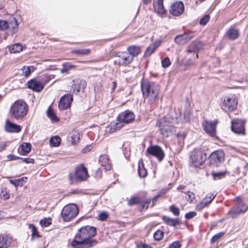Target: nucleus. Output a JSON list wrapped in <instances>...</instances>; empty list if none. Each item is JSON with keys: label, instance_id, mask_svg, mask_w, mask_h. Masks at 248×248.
Instances as JSON below:
<instances>
[{"label": "nucleus", "instance_id": "obj_1", "mask_svg": "<svg viewBox=\"0 0 248 248\" xmlns=\"http://www.w3.org/2000/svg\"><path fill=\"white\" fill-rule=\"evenodd\" d=\"M96 233V228L86 226L78 230L71 246L73 248H90L97 244L95 239H92Z\"/></svg>", "mask_w": 248, "mask_h": 248}, {"label": "nucleus", "instance_id": "obj_2", "mask_svg": "<svg viewBox=\"0 0 248 248\" xmlns=\"http://www.w3.org/2000/svg\"><path fill=\"white\" fill-rule=\"evenodd\" d=\"M141 89L143 97L148 99L150 103H154L158 100L160 88L158 84L143 79L141 82Z\"/></svg>", "mask_w": 248, "mask_h": 248}, {"label": "nucleus", "instance_id": "obj_3", "mask_svg": "<svg viewBox=\"0 0 248 248\" xmlns=\"http://www.w3.org/2000/svg\"><path fill=\"white\" fill-rule=\"evenodd\" d=\"M12 116L16 120H20L24 118L28 111V106L22 100H18L15 102L11 107Z\"/></svg>", "mask_w": 248, "mask_h": 248}, {"label": "nucleus", "instance_id": "obj_4", "mask_svg": "<svg viewBox=\"0 0 248 248\" xmlns=\"http://www.w3.org/2000/svg\"><path fill=\"white\" fill-rule=\"evenodd\" d=\"M88 176L87 169L81 164L76 168L74 174H69V179L70 184H73L76 181L85 180Z\"/></svg>", "mask_w": 248, "mask_h": 248}, {"label": "nucleus", "instance_id": "obj_5", "mask_svg": "<svg viewBox=\"0 0 248 248\" xmlns=\"http://www.w3.org/2000/svg\"><path fill=\"white\" fill-rule=\"evenodd\" d=\"M78 213V209L75 204L65 205L61 212V216L65 221H69L75 218Z\"/></svg>", "mask_w": 248, "mask_h": 248}, {"label": "nucleus", "instance_id": "obj_6", "mask_svg": "<svg viewBox=\"0 0 248 248\" xmlns=\"http://www.w3.org/2000/svg\"><path fill=\"white\" fill-rule=\"evenodd\" d=\"M156 124L159 127L160 133L164 137H169L174 130V126L167 117H164L158 120Z\"/></svg>", "mask_w": 248, "mask_h": 248}, {"label": "nucleus", "instance_id": "obj_7", "mask_svg": "<svg viewBox=\"0 0 248 248\" xmlns=\"http://www.w3.org/2000/svg\"><path fill=\"white\" fill-rule=\"evenodd\" d=\"M207 158L206 154L200 149H194L191 154L190 160L195 167L201 166Z\"/></svg>", "mask_w": 248, "mask_h": 248}, {"label": "nucleus", "instance_id": "obj_8", "mask_svg": "<svg viewBox=\"0 0 248 248\" xmlns=\"http://www.w3.org/2000/svg\"><path fill=\"white\" fill-rule=\"evenodd\" d=\"M146 155L155 156L159 162H161L165 157V152L159 146L151 145L147 148Z\"/></svg>", "mask_w": 248, "mask_h": 248}, {"label": "nucleus", "instance_id": "obj_9", "mask_svg": "<svg viewBox=\"0 0 248 248\" xmlns=\"http://www.w3.org/2000/svg\"><path fill=\"white\" fill-rule=\"evenodd\" d=\"M237 103L238 101L235 95H231L224 98L222 108L225 111H233L236 108Z\"/></svg>", "mask_w": 248, "mask_h": 248}, {"label": "nucleus", "instance_id": "obj_10", "mask_svg": "<svg viewBox=\"0 0 248 248\" xmlns=\"http://www.w3.org/2000/svg\"><path fill=\"white\" fill-rule=\"evenodd\" d=\"M133 61L132 57L127 52H119L115 57L114 63L119 66H126Z\"/></svg>", "mask_w": 248, "mask_h": 248}, {"label": "nucleus", "instance_id": "obj_11", "mask_svg": "<svg viewBox=\"0 0 248 248\" xmlns=\"http://www.w3.org/2000/svg\"><path fill=\"white\" fill-rule=\"evenodd\" d=\"M245 122L240 119H233L232 121V130L237 134H244L245 132Z\"/></svg>", "mask_w": 248, "mask_h": 248}, {"label": "nucleus", "instance_id": "obj_12", "mask_svg": "<svg viewBox=\"0 0 248 248\" xmlns=\"http://www.w3.org/2000/svg\"><path fill=\"white\" fill-rule=\"evenodd\" d=\"M203 47V44L202 42L200 41H195L190 43L187 47L186 52L187 55L190 54H193L195 55L196 58H198V52L200 50L202 49Z\"/></svg>", "mask_w": 248, "mask_h": 248}, {"label": "nucleus", "instance_id": "obj_13", "mask_svg": "<svg viewBox=\"0 0 248 248\" xmlns=\"http://www.w3.org/2000/svg\"><path fill=\"white\" fill-rule=\"evenodd\" d=\"M217 121H204L202 125L206 133L211 137H215L216 134Z\"/></svg>", "mask_w": 248, "mask_h": 248}, {"label": "nucleus", "instance_id": "obj_14", "mask_svg": "<svg viewBox=\"0 0 248 248\" xmlns=\"http://www.w3.org/2000/svg\"><path fill=\"white\" fill-rule=\"evenodd\" d=\"M224 154L223 151L218 150L212 153L210 156L211 165L218 166L219 164L223 161Z\"/></svg>", "mask_w": 248, "mask_h": 248}, {"label": "nucleus", "instance_id": "obj_15", "mask_svg": "<svg viewBox=\"0 0 248 248\" xmlns=\"http://www.w3.org/2000/svg\"><path fill=\"white\" fill-rule=\"evenodd\" d=\"M73 100L71 94H66L61 97L59 103V108L61 110H65L69 108Z\"/></svg>", "mask_w": 248, "mask_h": 248}, {"label": "nucleus", "instance_id": "obj_16", "mask_svg": "<svg viewBox=\"0 0 248 248\" xmlns=\"http://www.w3.org/2000/svg\"><path fill=\"white\" fill-rule=\"evenodd\" d=\"M194 37V33L191 31L184 33L183 34L179 35L174 38V41L176 44L183 45L186 44Z\"/></svg>", "mask_w": 248, "mask_h": 248}, {"label": "nucleus", "instance_id": "obj_17", "mask_svg": "<svg viewBox=\"0 0 248 248\" xmlns=\"http://www.w3.org/2000/svg\"><path fill=\"white\" fill-rule=\"evenodd\" d=\"M184 10V4L181 1H177L171 5L170 9V13L175 16L182 15Z\"/></svg>", "mask_w": 248, "mask_h": 248}, {"label": "nucleus", "instance_id": "obj_18", "mask_svg": "<svg viewBox=\"0 0 248 248\" xmlns=\"http://www.w3.org/2000/svg\"><path fill=\"white\" fill-rule=\"evenodd\" d=\"M28 87L36 92H41L44 87L42 82L39 81L35 79H32L27 82Z\"/></svg>", "mask_w": 248, "mask_h": 248}, {"label": "nucleus", "instance_id": "obj_19", "mask_svg": "<svg viewBox=\"0 0 248 248\" xmlns=\"http://www.w3.org/2000/svg\"><path fill=\"white\" fill-rule=\"evenodd\" d=\"M120 121L124 123H129L133 121L135 119L134 113L130 111L126 110L119 115Z\"/></svg>", "mask_w": 248, "mask_h": 248}, {"label": "nucleus", "instance_id": "obj_20", "mask_svg": "<svg viewBox=\"0 0 248 248\" xmlns=\"http://www.w3.org/2000/svg\"><path fill=\"white\" fill-rule=\"evenodd\" d=\"M99 163L104 169L107 171L109 170L111 168L110 160L108 156L106 155H101L99 158Z\"/></svg>", "mask_w": 248, "mask_h": 248}, {"label": "nucleus", "instance_id": "obj_21", "mask_svg": "<svg viewBox=\"0 0 248 248\" xmlns=\"http://www.w3.org/2000/svg\"><path fill=\"white\" fill-rule=\"evenodd\" d=\"M86 82L84 79H77L75 84L72 86V89L73 92L77 93L80 92L81 90H84L86 87Z\"/></svg>", "mask_w": 248, "mask_h": 248}, {"label": "nucleus", "instance_id": "obj_22", "mask_svg": "<svg viewBox=\"0 0 248 248\" xmlns=\"http://www.w3.org/2000/svg\"><path fill=\"white\" fill-rule=\"evenodd\" d=\"M5 129L8 132L18 133L20 131V126L16 124L11 122L9 120H7L5 123Z\"/></svg>", "mask_w": 248, "mask_h": 248}, {"label": "nucleus", "instance_id": "obj_23", "mask_svg": "<svg viewBox=\"0 0 248 248\" xmlns=\"http://www.w3.org/2000/svg\"><path fill=\"white\" fill-rule=\"evenodd\" d=\"M12 243V238L6 235H0V248H7Z\"/></svg>", "mask_w": 248, "mask_h": 248}, {"label": "nucleus", "instance_id": "obj_24", "mask_svg": "<svg viewBox=\"0 0 248 248\" xmlns=\"http://www.w3.org/2000/svg\"><path fill=\"white\" fill-rule=\"evenodd\" d=\"M163 221L168 225L176 227L180 224L179 218H172L169 217L164 216L162 217Z\"/></svg>", "mask_w": 248, "mask_h": 248}, {"label": "nucleus", "instance_id": "obj_25", "mask_svg": "<svg viewBox=\"0 0 248 248\" xmlns=\"http://www.w3.org/2000/svg\"><path fill=\"white\" fill-rule=\"evenodd\" d=\"M123 126V122L119 121L116 123H111L110 125L106 127V131L109 133H113L119 130Z\"/></svg>", "mask_w": 248, "mask_h": 248}, {"label": "nucleus", "instance_id": "obj_26", "mask_svg": "<svg viewBox=\"0 0 248 248\" xmlns=\"http://www.w3.org/2000/svg\"><path fill=\"white\" fill-rule=\"evenodd\" d=\"M161 41L158 40L155 41L153 44L147 47L145 52V55L146 56H150L154 53L155 50L161 45Z\"/></svg>", "mask_w": 248, "mask_h": 248}, {"label": "nucleus", "instance_id": "obj_27", "mask_svg": "<svg viewBox=\"0 0 248 248\" xmlns=\"http://www.w3.org/2000/svg\"><path fill=\"white\" fill-rule=\"evenodd\" d=\"M31 150V145L28 143H24L18 149V153L22 155L29 153Z\"/></svg>", "mask_w": 248, "mask_h": 248}, {"label": "nucleus", "instance_id": "obj_28", "mask_svg": "<svg viewBox=\"0 0 248 248\" xmlns=\"http://www.w3.org/2000/svg\"><path fill=\"white\" fill-rule=\"evenodd\" d=\"M140 52V48L136 46H130L127 48V53H129V55L132 57V59L133 61V58L135 56H138Z\"/></svg>", "mask_w": 248, "mask_h": 248}, {"label": "nucleus", "instance_id": "obj_29", "mask_svg": "<svg viewBox=\"0 0 248 248\" xmlns=\"http://www.w3.org/2000/svg\"><path fill=\"white\" fill-rule=\"evenodd\" d=\"M228 37L231 40H235L239 36V31L233 27H231L227 32Z\"/></svg>", "mask_w": 248, "mask_h": 248}, {"label": "nucleus", "instance_id": "obj_30", "mask_svg": "<svg viewBox=\"0 0 248 248\" xmlns=\"http://www.w3.org/2000/svg\"><path fill=\"white\" fill-rule=\"evenodd\" d=\"M47 117L52 122H57L59 121V118L56 116L54 111L49 107L46 111Z\"/></svg>", "mask_w": 248, "mask_h": 248}, {"label": "nucleus", "instance_id": "obj_31", "mask_svg": "<svg viewBox=\"0 0 248 248\" xmlns=\"http://www.w3.org/2000/svg\"><path fill=\"white\" fill-rule=\"evenodd\" d=\"M91 52L89 49H75L72 50V52L78 56L88 55Z\"/></svg>", "mask_w": 248, "mask_h": 248}, {"label": "nucleus", "instance_id": "obj_32", "mask_svg": "<svg viewBox=\"0 0 248 248\" xmlns=\"http://www.w3.org/2000/svg\"><path fill=\"white\" fill-rule=\"evenodd\" d=\"M75 67V65L71 64L69 62L64 63L62 65V68L60 69L61 73L62 74H67L69 70Z\"/></svg>", "mask_w": 248, "mask_h": 248}, {"label": "nucleus", "instance_id": "obj_33", "mask_svg": "<svg viewBox=\"0 0 248 248\" xmlns=\"http://www.w3.org/2000/svg\"><path fill=\"white\" fill-rule=\"evenodd\" d=\"M22 46L20 44H15L9 47V51L11 53L19 52L22 50Z\"/></svg>", "mask_w": 248, "mask_h": 248}, {"label": "nucleus", "instance_id": "obj_34", "mask_svg": "<svg viewBox=\"0 0 248 248\" xmlns=\"http://www.w3.org/2000/svg\"><path fill=\"white\" fill-rule=\"evenodd\" d=\"M241 214L239 207L236 206L233 207L229 212V214L232 218L237 217Z\"/></svg>", "mask_w": 248, "mask_h": 248}, {"label": "nucleus", "instance_id": "obj_35", "mask_svg": "<svg viewBox=\"0 0 248 248\" xmlns=\"http://www.w3.org/2000/svg\"><path fill=\"white\" fill-rule=\"evenodd\" d=\"M61 143V138L59 136H54L50 139V145L51 146L58 147Z\"/></svg>", "mask_w": 248, "mask_h": 248}, {"label": "nucleus", "instance_id": "obj_36", "mask_svg": "<svg viewBox=\"0 0 248 248\" xmlns=\"http://www.w3.org/2000/svg\"><path fill=\"white\" fill-rule=\"evenodd\" d=\"M138 173L140 177L144 178L147 175V170L144 167L143 162H142V166L139 164L138 168Z\"/></svg>", "mask_w": 248, "mask_h": 248}, {"label": "nucleus", "instance_id": "obj_37", "mask_svg": "<svg viewBox=\"0 0 248 248\" xmlns=\"http://www.w3.org/2000/svg\"><path fill=\"white\" fill-rule=\"evenodd\" d=\"M154 8L155 11L160 14H163L165 13V10L164 8L163 4H156L154 3Z\"/></svg>", "mask_w": 248, "mask_h": 248}, {"label": "nucleus", "instance_id": "obj_38", "mask_svg": "<svg viewBox=\"0 0 248 248\" xmlns=\"http://www.w3.org/2000/svg\"><path fill=\"white\" fill-rule=\"evenodd\" d=\"M163 236L164 232L160 230H157L154 234V237L157 241L161 240L163 238Z\"/></svg>", "mask_w": 248, "mask_h": 248}, {"label": "nucleus", "instance_id": "obj_39", "mask_svg": "<svg viewBox=\"0 0 248 248\" xmlns=\"http://www.w3.org/2000/svg\"><path fill=\"white\" fill-rule=\"evenodd\" d=\"M236 206L239 207V210L241 214L245 213L248 209V206L242 202H238Z\"/></svg>", "mask_w": 248, "mask_h": 248}, {"label": "nucleus", "instance_id": "obj_40", "mask_svg": "<svg viewBox=\"0 0 248 248\" xmlns=\"http://www.w3.org/2000/svg\"><path fill=\"white\" fill-rule=\"evenodd\" d=\"M29 228L31 230V236L32 238H33L34 236L39 237V235L38 233V232L37 230V228L35 227V226L32 224H30L29 225Z\"/></svg>", "mask_w": 248, "mask_h": 248}, {"label": "nucleus", "instance_id": "obj_41", "mask_svg": "<svg viewBox=\"0 0 248 248\" xmlns=\"http://www.w3.org/2000/svg\"><path fill=\"white\" fill-rule=\"evenodd\" d=\"M215 197L216 195L211 194L209 196H207L202 201L207 206L213 200Z\"/></svg>", "mask_w": 248, "mask_h": 248}, {"label": "nucleus", "instance_id": "obj_42", "mask_svg": "<svg viewBox=\"0 0 248 248\" xmlns=\"http://www.w3.org/2000/svg\"><path fill=\"white\" fill-rule=\"evenodd\" d=\"M140 202V199L138 197H132L128 201L129 205H133Z\"/></svg>", "mask_w": 248, "mask_h": 248}, {"label": "nucleus", "instance_id": "obj_43", "mask_svg": "<svg viewBox=\"0 0 248 248\" xmlns=\"http://www.w3.org/2000/svg\"><path fill=\"white\" fill-rule=\"evenodd\" d=\"M224 235V233L223 232H220L218 233L215 235H214L211 239V243H214L217 241H218L220 238H221Z\"/></svg>", "mask_w": 248, "mask_h": 248}, {"label": "nucleus", "instance_id": "obj_44", "mask_svg": "<svg viewBox=\"0 0 248 248\" xmlns=\"http://www.w3.org/2000/svg\"><path fill=\"white\" fill-rule=\"evenodd\" d=\"M170 211L175 216H178L180 215L179 209L174 205H171L170 208Z\"/></svg>", "mask_w": 248, "mask_h": 248}, {"label": "nucleus", "instance_id": "obj_45", "mask_svg": "<svg viewBox=\"0 0 248 248\" xmlns=\"http://www.w3.org/2000/svg\"><path fill=\"white\" fill-rule=\"evenodd\" d=\"M51 223V219L50 218H44L40 221V224L42 227H47Z\"/></svg>", "mask_w": 248, "mask_h": 248}, {"label": "nucleus", "instance_id": "obj_46", "mask_svg": "<svg viewBox=\"0 0 248 248\" xmlns=\"http://www.w3.org/2000/svg\"><path fill=\"white\" fill-rule=\"evenodd\" d=\"M22 75L28 77L31 74V68L30 66H24L22 68Z\"/></svg>", "mask_w": 248, "mask_h": 248}, {"label": "nucleus", "instance_id": "obj_47", "mask_svg": "<svg viewBox=\"0 0 248 248\" xmlns=\"http://www.w3.org/2000/svg\"><path fill=\"white\" fill-rule=\"evenodd\" d=\"M162 66L163 68H167L170 65V59L168 57H166L162 62Z\"/></svg>", "mask_w": 248, "mask_h": 248}, {"label": "nucleus", "instance_id": "obj_48", "mask_svg": "<svg viewBox=\"0 0 248 248\" xmlns=\"http://www.w3.org/2000/svg\"><path fill=\"white\" fill-rule=\"evenodd\" d=\"M9 27L8 23L7 21L0 20V30H4L8 29Z\"/></svg>", "mask_w": 248, "mask_h": 248}, {"label": "nucleus", "instance_id": "obj_49", "mask_svg": "<svg viewBox=\"0 0 248 248\" xmlns=\"http://www.w3.org/2000/svg\"><path fill=\"white\" fill-rule=\"evenodd\" d=\"M210 16L209 15H205L202 18H201L200 21V24L202 25H205L209 21Z\"/></svg>", "mask_w": 248, "mask_h": 248}, {"label": "nucleus", "instance_id": "obj_50", "mask_svg": "<svg viewBox=\"0 0 248 248\" xmlns=\"http://www.w3.org/2000/svg\"><path fill=\"white\" fill-rule=\"evenodd\" d=\"M108 217V214L105 212H101L98 216L99 219L102 221H104Z\"/></svg>", "mask_w": 248, "mask_h": 248}, {"label": "nucleus", "instance_id": "obj_51", "mask_svg": "<svg viewBox=\"0 0 248 248\" xmlns=\"http://www.w3.org/2000/svg\"><path fill=\"white\" fill-rule=\"evenodd\" d=\"M206 206V205H205L204 202L202 201L196 205V209L197 210L201 211Z\"/></svg>", "mask_w": 248, "mask_h": 248}, {"label": "nucleus", "instance_id": "obj_52", "mask_svg": "<svg viewBox=\"0 0 248 248\" xmlns=\"http://www.w3.org/2000/svg\"><path fill=\"white\" fill-rule=\"evenodd\" d=\"M186 194L188 196L187 200H189L190 202H192L195 198V194L192 192L188 191L187 192Z\"/></svg>", "mask_w": 248, "mask_h": 248}, {"label": "nucleus", "instance_id": "obj_53", "mask_svg": "<svg viewBox=\"0 0 248 248\" xmlns=\"http://www.w3.org/2000/svg\"><path fill=\"white\" fill-rule=\"evenodd\" d=\"M196 216V213L195 212H189L185 215V217L187 219H190Z\"/></svg>", "mask_w": 248, "mask_h": 248}, {"label": "nucleus", "instance_id": "obj_54", "mask_svg": "<svg viewBox=\"0 0 248 248\" xmlns=\"http://www.w3.org/2000/svg\"><path fill=\"white\" fill-rule=\"evenodd\" d=\"M181 246L179 242L175 241L170 245L169 248H180Z\"/></svg>", "mask_w": 248, "mask_h": 248}, {"label": "nucleus", "instance_id": "obj_55", "mask_svg": "<svg viewBox=\"0 0 248 248\" xmlns=\"http://www.w3.org/2000/svg\"><path fill=\"white\" fill-rule=\"evenodd\" d=\"M10 182L11 184H13L15 186H19V183L20 182V180H10Z\"/></svg>", "mask_w": 248, "mask_h": 248}, {"label": "nucleus", "instance_id": "obj_56", "mask_svg": "<svg viewBox=\"0 0 248 248\" xmlns=\"http://www.w3.org/2000/svg\"><path fill=\"white\" fill-rule=\"evenodd\" d=\"M22 159L24 162L26 163H33L34 159L30 158H20Z\"/></svg>", "mask_w": 248, "mask_h": 248}, {"label": "nucleus", "instance_id": "obj_57", "mask_svg": "<svg viewBox=\"0 0 248 248\" xmlns=\"http://www.w3.org/2000/svg\"><path fill=\"white\" fill-rule=\"evenodd\" d=\"M151 201L150 199H146L144 202H142V209L146 208L147 209L148 205Z\"/></svg>", "mask_w": 248, "mask_h": 248}, {"label": "nucleus", "instance_id": "obj_58", "mask_svg": "<svg viewBox=\"0 0 248 248\" xmlns=\"http://www.w3.org/2000/svg\"><path fill=\"white\" fill-rule=\"evenodd\" d=\"M7 158L10 160H16L17 159L20 158V157H19L18 156H16L15 155H8L7 156Z\"/></svg>", "mask_w": 248, "mask_h": 248}, {"label": "nucleus", "instance_id": "obj_59", "mask_svg": "<svg viewBox=\"0 0 248 248\" xmlns=\"http://www.w3.org/2000/svg\"><path fill=\"white\" fill-rule=\"evenodd\" d=\"M213 176L215 178H220L222 176H224V173H220V172H217L213 174Z\"/></svg>", "mask_w": 248, "mask_h": 248}, {"label": "nucleus", "instance_id": "obj_60", "mask_svg": "<svg viewBox=\"0 0 248 248\" xmlns=\"http://www.w3.org/2000/svg\"><path fill=\"white\" fill-rule=\"evenodd\" d=\"M138 248H152L151 246L146 244H142L138 246Z\"/></svg>", "mask_w": 248, "mask_h": 248}, {"label": "nucleus", "instance_id": "obj_61", "mask_svg": "<svg viewBox=\"0 0 248 248\" xmlns=\"http://www.w3.org/2000/svg\"><path fill=\"white\" fill-rule=\"evenodd\" d=\"M92 146L91 145H88L85 148H84L82 150L83 153H86L92 149Z\"/></svg>", "mask_w": 248, "mask_h": 248}, {"label": "nucleus", "instance_id": "obj_62", "mask_svg": "<svg viewBox=\"0 0 248 248\" xmlns=\"http://www.w3.org/2000/svg\"><path fill=\"white\" fill-rule=\"evenodd\" d=\"M95 175L97 177H101V170H100V169L98 168L97 169V170H96V172H95Z\"/></svg>", "mask_w": 248, "mask_h": 248}, {"label": "nucleus", "instance_id": "obj_63", "mask_svg": "<svg viewBox=\"0 0 248 248\" xmlns=\"http://www.w3.org/2000/svg\"><path fill=\"white\" fill-rule=\"evenodd\" d=\"M2 198H3L4 200H7L9 198V194H8L7 193L5 192V193H3L2 195Z\"/></svg>", "mask_w": 248, "mask_h": 248}, {"label": "nucleus", "instance_id": "obj_64", "mask_svg": "<svg viewBox=\"0 0 248 248\" xmlns=\"http://www.w3.org/2000/svg\"><path fill=\"white\" fill-rule=\"evenodd\" d=\"M112 92H113L115 90V88L116 87V82L115 81H113L112 82Z\"/></svg>", "mask_w": 248, "mask_h": 248}]
</instances>
